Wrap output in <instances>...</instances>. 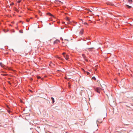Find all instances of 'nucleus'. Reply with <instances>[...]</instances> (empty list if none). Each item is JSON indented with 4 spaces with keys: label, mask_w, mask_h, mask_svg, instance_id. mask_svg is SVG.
<instances>
[{
    "label": "nucleus",
    "mask_w": 133,
    "mask_h": 133,
    "mask_svg": "<svg viewBox=\"0 0 133 133\" xmlns=\"http://www.w3.org/2000/svg\"><path fill=\"white\" fill-rule=\"evenodd\" d=\"M100 89L99 88H96L95 89V90L98 92L99 93Z\"/></svg>",
    "instance_id": "1"
},
{
    "label": "nucleus",
    "mask_w": 133,
    "mask_h": 133,
    "mask_svg": "<svg viewBox=\"0 0 133 133\" xmlns=\"http://www.w3.org/2000/svg\"><path fill=\"white\" fill-rule=\"evenodd\" d=\"M59 42V40L58 39H56V40L54 41V44H56L58 42Z\"/></svg>",
    "instance_id": "2"
},
{
    "label": "nucleus",
    "mask_w": 133,
    "mask_h": 133,
    "mask_svg": "<svg viewBox=\"0 0 133 133\" xmlns=\"http://www.w3.org/2000/svg\"><path fill=\"white\" fill-rule=\"evenodd\" d=\"M64 57H65V58L66 60H68L69 58V56L68 55H66L65 56V55H64Z\"/></svg>",
    "instance_id": "3"
},
{
    "label": "nucleus",
    "mask_w": 133,
    "mask_h": 133,
    "mask_svg": "<svg viewBox=\"0 0 133 133\" xmlns=\"http://www.w3.org/2000/svg\"><path fill=\"white\" fill-rule=\"evenodd\" d=\"M66 20L67 21H68L69 22H67V24H69L70 23V22L69 21V18L68 17L66 18Z\"/></svg>",
    "instance_id": "4"
},
{
    "label": "nucleus",
    "mask_w": 133,
    "mask_h": 133,
    "mask_svg": "<svg viewBox=\"0 0 133 133\" xmlns=\"http://www.w3.org/2000/svg\"><path fill=\"white\" fill-rule=\"evenodd\" d=\"M83 29H82V30L80 31L79 33L81 34H82L83 32Z\"/></svg>",
    "instance_id": "5"
},
{
    "label": "nucleus",
    "mask_w": 133,
    "mask_h": 133,
    "mask_svg": "<svg viewBox=\"0 0 133 133\" xmlns=\"http://www.w3.org/2000/svg\"><path fill=\"white\" fill-rule=\"evenodd\" d=\"M0 65L3 68L4 66V65L2 64V63H0Z\"/></svg>",
    "instance_id": "6"
},
{
    "label": "nucleus",
    "mask_w": 133,
    "mask_h": 133,
    "mask_svg": "<svg viewBox=\"0 0 133 133\" xmlns=\"http://www.w3.org/2000/svg\"><path fill=\"white\" fill-rule=\"evenodd\" d=\"M94 48H88V49L89 50V51H92L91 49H94Z\"/></svg>",
    "instance_id": "7"
},
{
    "label": "nucleus",
    "mask_w": 133,
    "mask_h": 133,
    "mask_svg": "<svg viewBox=\"0 0 133 133\" xmlns=\"http://www.w3.org/2000/svg\"><path fill=\"white\" fill-rule=\"evenodd\" d=\"M126 6H127L128 7V8H129V9L130 8H131V6H129L128 5H127V4L126 5Z\"/></svg>",
    "instance_id": "8"
},
{
    "label": "nucleus",
    "mask_w": 133,
    "mask_h": 133,
    "mask_svg": "<svg viewBox=\"0 0 133 133\" xmlns=\"http://www.w3.org/2000/svg\"><path fill=\"white\" fill-rule=\"evenodd\" d=\"M51 99L52 100V103H54V98L53 97H52L51 98Z\"/></svg>",
    "instance_id": "9"
},
{
    "label": "nucleus",
    "mask_w": 133,
    "mask_h": 133,
    "mask_svg": "<svg viewBox=\"0 0 133 133\" xmlns=\"http://www.w3.org/2000/svg\"><path fill=\"white\" fill-rule=\"evenodd\" d=\"M132 0H129L128 2L130 4H131L132 3Z\"/></svg>",
    "instance_id": "10"
},
{
    "label": "nucleus",
    "mask_w": 133,
    "mask_h": 133,
    "mask_svg": "<svg viewBox=\"0 0 133 133\" xmlns=\"http://www.w3.org/2000/svg\"><path fill=\"white\" fill-rule=\"evenodd\" d=\"M47 14L49 15L50 16H53V17H54V16L51 14L50 13H47Z\"/></svg>",
    "instance_id": "11"
},
{
    "label": "nucleus",
    "mask_w": 133,
    "mask_h": 133,
    "mask_svg": "<svg viewBox=\"0 0 133 133\" xmlns=\"http://www.w3.org/2000/svg\"><path fill=\"white\" fill-rule=\"evenodd\" d=\"M2 75L3 76H6L7 75V74H2Z\"/></svg>",
    "instance_id": "12"
},
{
    "label": "nucleus",
    "mask_w": 133,
    "mask_h": 133,
    "mask_svg": "<svg viewBox=\"0 0 133 133\" xmlns=\"http://www.w3.org/2000/svg\"><path fill=\"white\" fill-rule=\"evenodd\" d=\"M92 79L95 80H96V78L94 77H92Z\"/></svg>",
    "instance_id": "13"
},
{
    "label": "nucleus",
    "mask_w": 133,
    "mask_h": 133,
    "mask_svg": "<svg viewBox=\"0 0 133 133\" xmlns=\"http://www.w3.org/2000/svg\"><path fill=\"white\" fill-rule=\"evenodd\" d=\"M101 85V87H102V88H103V87H105V85H103V86H102V85Z\"/></svg>",
    "instance_id": "14"
},
{
    "label": "nucleus",
    "mask_w": 133,
    "mask_h": 133,
    "mask_svg": "<svg viewBox=\"0 0 133 133\" xmlns=\"http://www.w3.org/2000/svg\"><path fill=\"white\" fill-rule=\"evenodd\" d=\"M59 2L61 3V4H62V3H63L62 2H61V1H56V2Z\"/></svg>",
    "instance_id": "15"
},
{
    "label": "nucleus",
    "mask_w": 133,
    "mask_h": 133,
    "mask_svg": "<svg viewBox=\"0 0 133 133\" xmlns=\"http://www.w3.org/2000/svg\"><path fill=\"white\" fill-rule=\"evenodd\" d=\"M21 1L20 0V1H17V2L18 3H20L21 2Z\"/></svg>",
    "instance_id": "16"
},
{
    "label": "nucleus",
    "mask_w": 133,
    "mask_h": 133,
    "mask_svg": "<svg viewBox=\"0 0 133 133\" xmlns=\"http://www.w3.org/2000/svg\"><path fill=\"white\" fill-rule=\"evenodd\" d=\"M84 24H86V25H88V24L86 22H85L84 23Z\"/></svg>",
    "instance_id": "17"
},
{
    "label": "nucleus",
    "mask_w": 133,
    "mask_h": 133,
    "mask_svg": "<svg viewBox=\"0 0 133 133\" xmlns=\"http://www.w3.org/2000/svg\"><path fill=\"white\" fill-rule=\"evenodd\" d=\"M87 72V74L88 75H89V72Z\"/></svg>",
    "instance_id": "18"
},
{
    "label": "nucleus",
    "mask_w": 133,
    "mask_h": 133,
    "mask_svg": "<svg viewBox=\"0 0 133 133\" xmlns=\"http://www.w3.org/2000/svg\"><path fill=\"white\" fill-rule=\"evenodd\" d=\"M40 78H41V77H40V76H38V77H37V78L38 79H39Z\"/></svg>",
    "instance_id": "19"
},
{
    "label": "nucleus",
    "mask_w": 133,
    "mask_h": 133,
    "mask_svg": "<svg viewBox=\"0 0 133 133\" xmlns=\"http://www.w3.org/2000/svg\"><path fill=\"white\" fill-rule=\"evenodd\" d=\"M13 4H14V3H12L11 4H10V5H13Z\"/></svg>",
    "instance_id": "20"
},
{
    "label": "nucleus",
    "mask_w": 133,
    "mask_h": 133,
    "mask_svg": "<svg viewBox=\"0 0 133 133\" xmlns=\"http://www.w3.org/2000/svg\"><path fill=\"white\" fill-rule=\"evenodd\" d=\"M29 19H27L26 21L28 22H29Z\"/></svg>",
    "instance_id": "21"
},
{
    "label": "nucleus",
    "mask_w": 133,
    "mask_h": 133,
    "mask_svg": "<svg viewBox=\"0 0 133 133\" xmlns=\"http://www.w3.org/2000/svg\"><path fill=\"white\" fill-rule=\"evenodd\" d=\"M70 87V85L69 84V85H68V87Z\"/></svg>",
    "instance_id": "22"
},
{
    "label": "nucleus",
    "mask_w": 133,
    "mask_h": 133,
    "mask_svg": "<svg viewBox=\"0 0 133 133\" xmlns=\"http://www.w3.org/2000/svg\"><path fill=\"white\" fill-rule=\"evenodd\" d=\"M64 40L65 41H68V39H65Z\"/></svg>",
    "instance_id": "23"
},
{
    "label": "nucleus",
    "mask_w": 133,
    "mask_h": 133,
    "mask_svg": "<svg viewBox=\"0 0 133 133\" xmlns=\"http://www.w3.org/2000/svg\"><path fill=\"white\" fill-rule=\"evenodd\" d=\"M65 54V52H64V53H63V55H64Z\"/></svg>",
    "instance_id": "24"
},
{
    "label": "nucleus",
    "mask_w": 133,
    "mask_h": 133,
    "mask_svg": "<svg viewBox=\"0 0 133 133\" xmlns=\"http://www.w3.org/2000/svg\"><path fill=\"white\" fill-rule=\"evenodd\" d=\"M29 91L31 92H32V91L31 90H30Z\"/></svg>",
    "instance_id": "25"
},
{
    "label": "nucleus",
    "mask_w": 133,
    "mask_h": 133,
    "mask_svg": "<svg viewBox=\"0 0 133 133\" xmlns=\"http://www.w3.org/2000/svg\"><path fill=\"white\" fill-rule=\"evenodd\" d=\"M89 11L90 12H92L90 11V10H89Z\"/></svg>",
    "instance_id": "26"
},
{
    "label": "nucleus",
    "mask_w": 133,
    "mask_h": 133,
    "mask_svg": "<svg viewBox=\"0 0 133 133\" xmlns=\"http://www.w3.org/2000/svg\"><path fill=\"white\" fill-rule=\"evenodd\" d=\"M62 23L63 24L65 23L64 22H63Z\"/></svg>",
    "instance_id": "27"
},
{
    "label": "nucleus",
    "mask_w": 133,
    "mask_h": 133,
    "mask_svg": "<svg viewBox=\"0 0 133 133\" xmlns=\"http://www.w3.org/2000/svg\"><path fill=\"white\" fill-rule=\"evenodd\" d=\"M97 122H98V120H97Z\"/></svg>",
    "instance_id": "28"
},
{
    "label": "nucleus",
    "mask_w": 133,
    "mask_h": 133,
    "mask_svg": "<svg viewBox=\"0 0 133 133\" xmlns=\"http://www.w3.org/2000/svg\"><path fill=\"white\" fill-rule=\"evenodd\" d=\"M20 32L22 33V32H21V31H20Z\"/></svg>",
    "instance_id": "29"
},
{
    "label": "nucleus",
    "mask_w": 133,
    "mask_h": 133,
    "mask_svg": "<svg viewBox=\"0 0 133 133\" xmlns=\"http://www.w3.org/2000/svg\"><path fill=\"white\" fill-rule=\"evenodd\" d=\"M4 31H5V32H6V31H5V30H4Z\"/></svg>",
    "instance_id": "30"
},
{
    "label": "nucleus",
    "mask_w": 133,
    "mask_h": 133,
    "mask_svg": "<svg viewBox=\"0 0 133 133\" xmlns=\"http://www.w3.org/2000/svg\"><path fill=\"white\" fill-rule=\"evenodd\" d=\"M31 19H32V17H31Z\"/></svg>",
    "instance_id": "31"
},
{
    "label": "nucleus",
    "mask_w": 133,
    "mask_h": 133,
    "mask_svg": "<svg viewBox=\"0 0 133 133\" xmlns=\"http://www.w3.org/2000/svg\"><path fill=\"white\" fill-rule=\"evenodd\" d=\"M7 31H8V30H7Z\"/></svg>",
    "instance_id": "32"
},
{
    "label": "nucleus",
    "mask_w": 133,
    "mask_h": 133,
    "mask_svg": "<svg viewBox=\"0 0 133 133\" xmlns=\"http://www.w3.org/2000/svg\"><path fill=\"white\" fill-rule=\"evenodd\" d=\"M7 31H8V30H7Z\"/></svg>",
    "instance_id": "33"
},
{
    "label": "nucleus",
    "mask_w": 133,
    "mask_h": 133,
    "mask_svg": "<svg viewBox=\"0 0 133 133\" xmlns=\"http://www.w3.org/2000/svg\"><path fill=\"white\" fill-rule=\"evenodd\" d=\"M93 133H94V132Z\"/></svg>",
    "instance_id": "34"
}]
</instances>
